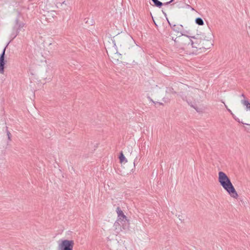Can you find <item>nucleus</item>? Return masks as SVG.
I'll use <instances>...</instances> for the list:
<instances>
[{
	"label": "nucleus",
	"instance_id": "nucleus-1",
	"mask_svg": "<svg viewBox=\"0 0 250 250\" xmlns=\"http://www.w3.org/2000/svg\"><path fill=\"white\" fill-rule=\"evenodd\" d=\"M218 180L220 185L232 198L237 199L238 194L230 180L225 172L223 171L218 172Z\"/></svg>",
	"mask_w": 250,
	"mask_h": 250
},
{
	"label": "nucleus",
	"instance_id": "nucleus-2",
	"mask_svg": "<svg viewBox=\"0 0 250 250\" xmlns=\"http://www.w3.org/2000/svg\"><path fill=\"white\" fill-rule=\"evenodd\" d=\"M174 42L177 47L185 50L188 54H192L193 51H190V36L182 34V35L177 37L174 40Z\"/></svg>",
	"mask_w": 250,
	"mask_h": 250
},
{
	"label": "nucleus",
	"instance_id": "nucleus-3",
	"mask_svg": "<svg viewBox=\"0 0 250 250\" xmlns=\"http://www.w3.org/2000/svg\"><path fill=\"white\" fill-rule=\"evenodd\" d=\"M191 42L190 45V51H193V53H195L198 48H201L203 47L204 43L203 41L201 38L198 37H195L194 36L190 37Z\"/></svg>",
	"mask_w": 250,
	"mask_h": 250
},
{
	"label": "nucleus",
	"instance_id": "nucleus-4",
	"mask_svg": "<svg viewBox=\"0 0 250 250\" xmlns=\"http://www.w3.org/2000/svg\"><path fill=\"white\" fill-rule=\"evenodd\" d=\"M74 245L73 240H62L58 245V250H73Z\"/></svg>",
	"mask_w": 250,
	"mask_h": 250
},
{
	"label": "nucleus",
	"instance_id": "nucleus-5",
	"mask_svg": "<svg viewBox=\"0 0 250 250\" xmlns=\"http://www.w3.org/2000/svg\"><path fill=\"white\" fill-rule=\"evenodd\" d=\"M116 212L117 213V223L118 222H120L121 223H123V229H125V227L124 226V224L127 222L128 223V221L127 219L126 216L125 215L123 211L121 210V209L119 207H117L116 208Z\"/></svg>",
	"mask_w": 250,
	"mask_h": 250
},
{
	"label": "nucleus",
	"instance_id": "nucleus-6",
	"mask_svg": "<svg viewBox=\"0 0 250 250\" xmlns=\"http://www.w3.org/2000/svg\"><path fill=\"white\" fill-rule=\"evenodd\" d=\"M16 23L18 25V28L16 31L12 34L11 38L12 39H14L15 38H16V37L18 35L19 31L21 29L23 28L25 25V24L23 22H19L18 19L16 20Z\"/></svg>",
	"mask_w": 250,
	"mask_h": 250
},
{
	"label": "nucleus",
	"instance_id": "nucleus-7",
	"mask_svg": "<svg viewBox=\"0 0 250 250\" xmlns=\"http://www.w3.org/2000/svg\"><path fill=\"white\" fill-rule=\"evenodd\" d=\"M6 48V47H5L4 48L2 54L0 56V74H3V73H4V64H5L4 56H5Z\"/></svg>",
	"mask_w": 250,
	"mask_h": 250
},
{
	"label": "nucleus",
	"instance_id": "nucleus-8",
	"mask_svg": "<svg viewBox=\"0 0 250 250\" xmlns=\"http://www.w3.org/2000/svg\"><path fill=\"white\" fill-rule=\"evenodd\" d=\"M107 53L113 60V61L116 62V61H118L119 59L121 58L120 54H118L117 52H112L109 49L108 51H107Z\"/></svg>",
	"mask_w": 250,
	"mask_h": 250
},
{
	"label": "nucleus",
	"instance_id": "nucleus-9",
	"mask_svg": "<svg viewBox=\"0 0 250 250\" xmlns=\"http://www.w3.org/2000/svg\"><path fill=\"white\" fill-rule=\"evenodd\" d=\"M189 92L190 91H189L188 92H182L181 95V96L182 97L183 99L184 100H186L188 102L191 101V99L190 98L191 97L190 96L191 92Z\"/></svg>",
	"mask_w": 250,
	"mask_h": 250
},
{
	"label": "nucleus",
	"instance_id": "nucleus-10",
	"mask_svg": "<svg viewBox=\"0 0 250 250\" xmlns=\"http://www.w3.org/2000/svg\"><path fill=\"white\" fill-rule=\"evenodd\" d=\"M242 104L245 106V110L247 111H250V103L247 100L241 101Z\"/></svg>",
	"mask_w": 250,
	"mask_h": 250
},
{
	"label": "nucleus",
	"instance_id": "nucleus-11",
	"mask_svg": "<svg viewBox=\"0 0 250 250\" xmlns=\"http://www.w3.org/2000/svg\"><path fill=\"white\" fill-rule=\"evenodd\" d=\"M119 159H120V161L121 163H126L127 162V160L126 159V158H125L124 155L123 154V153L122 152L121 153V154H120V155L119 157Z\"/></svg>",
	"mask_w": 250,
	"mask_h": 250
},
{
	"label": "nucleus",
	"instance_id": "nucleus-12",
	"mask_svg": "<svg viewBox=\"0 0 250 250\" xmlns=\"http://www.w3.org/2000/svg\"><path fill=\"white\" fill-rule=\"evenodd\" d=\"M152 1L154 2V3L155 4V6L158 7H160L162 6V5L163 4L162 3V2H161V1L158 0H152Z\"/></svg>",
	"mask_w": 250,
	"mask_h": 250
},
{
	"label": "nucleus",
	"instance_id": "nucleus-13",
	"mask_svg": "<svg viewBox=\"0 0 250 250\" xmlns=\"http://www.w3.org/2000/svg\"><path fill=\"white\" fill-rule=\"evenodd\" d=\"M196 23L199 25H203L204 24V21L200 18H198L196 19Z\"/></svg>",
	"mask_w": 250,
	"mask_h": 250
},
{
	"label": "nucleus",
	"instance_id": "nucleus-14",
	"mask_svg": "<svg viewBox=\"0 0 250 250\" xmlns=\"http://www.w3.org/2000/svg\"><path fill=\"white\" fill-rule=\"evenodd\" d=\"M234 119L236 121H237L239 123H241L243 124H245V125H250V116H248V121H249L250 123H244L243 122L240 121V120L238 118H236L235 117H234Z\"/></svg>",
	"mask_w": 250,
	"mask_h": 250
},
{
	"label": "nucleus",
	"instance_id": "nucleus-15",
	"mask_svg": "<svg viewBox=\"0 0 250 250\" xmlns=\"http://www.w3.org/2000/svg\"><path fill=\"white\" fill-rule=\"evenodd\" d=\"M6 134L8 137V139L9 141H11V134L8 129H6Z\"/></svg>",
	"mask_w": 250,
	"mask_h": 250
},
{
	"label": "nucleus",
	"instance_id": "nucleus-16",
	"mask_svg": "<svg viewBox=\"0 0 250 250\" xmlns=\"http://www.w3.org/2000/svg\"><path fill=\"white\" fill-rule=\"evenodd\" d=\"M118 250H127L126 248L125 247H122L120 249H119Z\"/></svg>",
	"mask_w": 250,
	"mask_h": 250
},
{
	"label": "nucleus",
	"instance_id": "nucleus-17",
	"mask_svg": "<svg viewBox=\"0 0 250 250\" xmlns=\"http://www.w3.org/2000/svg\"><path fill=\"white\" fill-rule=\"evenodd\" d=\"M223 103L224 104L225 106V107L227 108V109H228V110L229 112H230L231 113V114H232V112H231V110H230L229 109H228V107H227V105H226V104H225L224 102H223Z\"/></svg>",
	"mask_w": 250,
	"mask_h": 250
},
{
	"label": "nucleus",
	"instance_id": "nucleus-18",
	"mask_svg": "<svg viewBox=\"0 0 250 250\" xmlns=\"http://www.w3.org/2000/svg\"><path fill=\"white\" fill-rule=\"evenodd\" d=\"M173 0H171L170 1H169V2H167V3H165L164 4H168V3H170L171 2H172Z\"/></svg>",
	"mask_w": 250,
	"mask_h": 250
},
{
	"label": "nucleus",
	"instance_id": "nucleus-19",
	"mask_svg": "<svg viewBox=\"0 0 250 250\" xmlns=\"http://www.w3.org/2000/svg\"><path fill=\"white\" fill-rule=\"evenodd\" d=\"M211 40V37H208V39L207 40L208 41H210Z\"/></svg>",
	"mask_w": 250,
	"mask_h": 250
},
{
	"label": "nucleus",
	"instance_id": "nucleus-20",
	"mask_svg": "<svg viewBox=\"0 0 250 250\" xmlns=\"http://www.w3.org/2000/svg\"><path fill=\"white\" fill-rule=\"evenodd\" d=\"M180 27L182 28L183 26L182 25H180L179 27H178V29H180Z\"/></svg>",
	"mask_w": 250,
	"mask_h": 250
},
{
	"label": "nucleus",
	"instance_id": "nucleus-21",
	"mask_svg": "<svg viewBox=\"0 0 250 250\" xmlns=\"http://www.w3.org/2000/svg\"><path fill=\"white\" fill-rule=\"evenodd\" d=\"M129 152H130V154L131 153V152H132V148H131L130 149Z\"/></svg>",
	"mask_w": 250,
	"mask_h": 250
},
{
	"label": "nucleus",
	"instance_id": "nucleus-22",
	"mask_svg": "<svg viewBox=\"0 0 250 250\" xmlns=\"http://www.w3.org/2000/svg\"><path fill=\"white\" fill-rule=\"evenodd\" d=\"M163 12V13L164 14V15L166 16V14L165 12Z\"/></svg>",
	"mask_w": 250,
	"mask_h": 250
}]
</instances>
